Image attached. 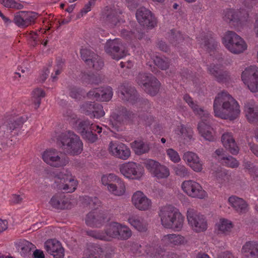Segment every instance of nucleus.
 Listing matches in <instances>:
<instances>
[{
    "label": "nucleus",
    "instance_id": "14",
    "mask_svg": "<svg viewBox=\"0 0 258 258\" xmlns=\"http://www.w3.org/2000/svg\"><path fill=\"white\" fill-rule=\"evenodd\" d=\"M119 170L125 177L135 180H140L144 173L142 166L134 162H128L120 165Z\"/></svg>",
    "mask_w": 258,
    "mask_h": 258
},
{
    "label": "nucleus",
    "instance_id": "33",
    "mask_svg": "<svg viewBox=\"0 0 258 258\" xmlns=\"http://www.w3.org/2000/svg\"><path fill=\"white\" fill-rule=\"evenodd\" d=\"M105 217L103 214L97 211H91L85 218L86 224L90 227H100L104 222Z\"/></svg>",
    "mask_w": 258,
    "mask_h": 258
},
{
    "label": "nucleus",
    "instance_id": "21",
    "mask_svg": "<svg viewBox=\"0 0 258 258\" xmlns=\"http://www.w3.org/2000/svg\"><path fill=\"white\" fill-rule=\"evenodd\" d=\"M81 112L91 118H100L104 115L105 112L102 106L94 102H87L83 103L80 107Z\"/></svg>",
    "mask_w": 258,
    "mask_h": 258
},
{
    "label": "nucleus",
    "instance_id": "7",
    "mask_svg": "<svg viewBox=\"0 0 258 258\" xmlns=\"http://www.w3.org/2000/svg\"><path fill=\"white\" fill-rule=\"evenodd\" d=\"M138 84L143 87L145 91L152 96H155L159 92L161 84L152 74L140 73L137 78Z\"/></svg>",
    "mask_w": 258,
    "mask_h": 258
},
{
    "label": "nucleus",
    "instance_id": "54",
    "mask_svg": "<svg viewBox=\"0 0 258 258\" xmlns=\"http://www.w3.org/2000/svg\"><path fill=\"white\" fill-rule=\"evenodd\" d=\"M145 252L148 255L154 257L158 258L161 254L162 250L161 248L153 245L146 246V249H145Z\"/></svg>",
    "mask_w": 258,
    "mask_h": 258
},
{
    "label": "nucleus",
    "instance_id": "43",
    "mask_svg": "<svg viewBox=\"0 0 258 258\" xmlns=\"http://www.w3.org/2000/svg\"><path fill=\"white\" fill-rule=\"evenodd\" d=\"M108 190L110 192L115 196H122L124 194L125 191L124 183L118 177L117 179H116V181H115L113 184H111Z\"/></svg>",
    "mask_w": 258,
    "mask_h": 258
},
{
    "label": "nucleus",
    "instance_id": "44",
    "mask_svg": "<svg viewBox=\"0 0 258 258\" xmlns=\"http://www.w3.org/2000/svg\"><path fill=\"white\" fill-rule=\"evenodd\" d=\"M218 233L228 234L233 227L231 221L225 219H221L216 225Z\"/></svg>",
    "mask_w": 258,
    "mask_h": 258
},
{
    "label": "nucleus",
    "instance_id": "12",
    "mask_svg": "<svg viewBox=\"0 0 258 258\" xmlns=\"http://www.w3.org/2000/svg\"><path fill=\"white\" fill-rule=\"evenodd\" d=\"M241 79L252 92H258V67L250 66L246 68L241 74Z\"/></svg>",
    "mask_w": 258,
    "mask_h": 258
},
{
    "label": "nucleus",
    "instance_id": "49",
    "mask_svg": "<svg viewBox=\"0 0 258 258\" xmlns=\"http://www.w3.org/2000/svg\"><path fill=\"white\" fill-rule=\"evenodd\" d=\"M168 39L171 44L176 46L177 43L182 42L183 38L181 34L177 31L171 30L168 33Z\"/></svg>",
    "mask_w": 258,
    "mask_h": 258
},
{
    "label": "nucleus",
    "instance_id": "17",
    "mask_svg": "<svg viewBox=\"0 0 258 258\" xmlns=\"http://www.w3.org/2000/svg\"><path fill=\"white\" fill-rule=\"evenodd\" d=\"M81 56L86 63L96 70H101L104 62L102 58L89 49L83 48L80 50Z\"/></svg>",
    "mask_w": 258,
    "mask_h": 258
},
{
    "label": "nucleus",
    "instance_id": "45",
    "mask_svg": "<svg viewBox=\"0 0 258 258\" xmlns=\"http://www.w3.org/2000/svg\"><path fill=\"white\" fill-rule=\"evenodd\" d=\"M132 147L138 155L146 153L150 150L149 145L142 141H135L132 143Z\"/></svg>",
    "mask_w": 258,
    "mask_h": 258
},
{
    "label": "nucleus",
    "instance_id": "36",
    "mask_svg": "<svg viewBox=\"0 0 258 258\" xmlns=\"http://www.w3.org/2000/svg\"><path fill=\"white\" fill-rule=\"evenodd\" d=\"M122 14V11L120 9H110L107 10L105 18L106 23L110 26H116L118 23L123 22L120 15Z\"/></svg>",
    "mask_w": 258,
    "mask_h": 258
},
{
    "label": "nucleus",
    "instance_id": "23",
    "mask_svg": "<svg viewBox=\"0 0 258 258\" xmlns=\"http://www.w3.org/2000/svg\"><path fill=\"white\" fill-rule=\"evenodd\" d=\"M112 95V89L109 86L93 89L87 93L90 98L101 101H108Z\"/></svg>",
    "mask_w": 258,
    "mask_h": 258
},
{
    "label": "nucleus",
    "instance_id": "5",
    "mask_svg": "<svg viewBox=\"0 0 258 258\" xmlns=\"http://www.w3.org/2000/svg\"><path fill=\"white\" fill-rule=\"evenodd\" d=\"M223 43L231 53L239 54L247 48L244 40L233 31H228L223 38Z\"/></svg>",
    "mask_w": 258,
    "mask_h": 258
},
{
    "label": "nucleus",
    "instance_id": "20",
    "mask_svg": "<svg viewBox=\"0 0 258 258\" xmlns=\"http://www.w3.org/2000/svg\"><path fill=\"white\" fill-rule=\"evenodd\" d=\"M109 152L114 156L126 160L131 155L130 149L124 144L118 141H111L108 146Z\"/></svg>",
    "mask_w": 258,
    "mask_h": 258
},
{
    "label": "nucleus",
    "instance_id": "35",
    "mask_svg": "<svg viewBox=\"0 0 258 258\" xmlns=\"http://www.w3.org/2000/svg\"><path fill=\"white\" fill-rule=\"evenodd\" d=\"M26 118L20 116L16 120H10L9 122L5 123L0 126V134L3 133V135L6 132L11 133L13 130L20 127L26 121Z\"/></svg>",
    "mask_w": 258,
    "mask_h": 258
},
{
    "label": "nucleus",
    "instance_id": "50",
    "mask_svg": "<svg viewBox=\"0 0 258 258\" xmlns=\"http://www.w3.org/2000/svg\"><path fill=\"white\" fill-rule=\"evenodd\" d=\"M169 174V169L166 166L160 164L153 175L158 179H163L167 178Z\"/></svg>",
    "mask_w": 258,
    "mask_h": 258
},
{
    "label": "nucleus",
    "instance_id": "2",
    "mask_svg": "<svg viewBox=\"0 0 258 258\" xmlns=\"http://www.w3.org/2000/svg\"><path fill=\"white\" fill-rule=\"evenodd\" d=\"M183 99L191 108L194 113L198 115L201 118V121L199 123L198 126L199 132L201 136L209 142L215 141L217 139L216 132L211 126L212 119L209 112L200 107L189 95L185 94Z\"/></svg>",
    "mask_w": 258,
    "mask_h": 258
},
{
    "label": "nucleus",
    "instance_id": "8",
    "mask_svg": "<svg viewBox=\"0 0 258 258\" xmlns=\"http://www.w3.org/2000/svg\"><path fill=\"white\" fill-rule=\"evenodd\" d=\"M102 127L88 120L80 121L77 126V130L82 137L91 143H94L97 140V136L94 132L100 134L102 132Z\"/></svg>",
    "mask_w": 258,
    "mask_h": 258
},
{
    "label": "nucleus",
    "instance_id": "1",
    "mask_svg": "<svg viewBox=\"0 0 258 258\" xmlns=\"http://www.w3.org/2000/svg\"><path fill=\"white\" fill-rule=\"evenodd\" d=\"M213 109L215 116L230 120L236 119L240 113L238 102L226 91H222L216 96Z\"/></svg>",
    "mask_w": 258,
    "mask_h": 258
},
{
    "label": "nucleus",
    "instance_id": "53",
    "mask_svg": "<svg viewBox=\"0 0 258 258\" xmlns=\"http://www.w3.org/2000/svg\"><path fill=\"white\" fill-rule=\"evenodd\" d=\"M124 120L121 112V108H119L118 113H113L111 116L110 122H112L113 126L116 128L118 127V124H120Z\"/></svg>",
    "mask_w": 258,
    "mask_h": 258
},
{
    "label": "nucleus",
    "instance_id": "40",
    "mask_svg": "<svg viewBox=\"0 0 258 258\" xmlns=\"http://www.w3.org/2000/svg\"><path fill=\"white\" fill-rule=\"evenodd\" d=\"M162 242L165 245H178L185 243L186 241L185 238L179 234H169L163 236Z\"/></svg>",
    "mask_w": 258,
    "mask_h": 258
},
{
    "label": "nucleus",
    "instance_id": "59",
    "mask_svg": "<svg viewBox=\"0 0 258 258\" xmlns=\"http://www.w3.org/2000/svg\"><path fill=\"white\" fill-rule=\"evenodd\" d=\"M166 153L170 160L174 163H178L180 161V156L177 151L173 149H168Z\"/></svg>",
    "mask_w": 258,
    "mask_h": 258
},
{
    "label": "nucleus",
    "instance_id": "31",
    "mask_svg": "<svg viewBox=\"0 0 258 258\" xmlns=\"http://www.w3.org/2000/svg\"><path fill=\"white\" fill-rule=\"evenodd\" d=\"M244 111L249 122H258V106L255 105L253 100H249L245 103Z\"/></svg>",
    "mask_w": 258,
    "mask_h": 258
},
{
    "label": "nucleus",
    "instance_id": "58",
    "mask_svg": "<svg viewBox=\"0 0 258 258\" xmlns=\"http://www.w3.org/2000/svg\"><path fill=\"white\" fill-rule=\"evenodd\" d=\"M29 44L32 47H35L39 41L37 33L31 32L26 34Z\"/></svg>",
    "mask_w": 258,
    "mask_h": 258
},
{
    "label": "nucleus",
    "instance_id": "39",
    "mask_svg": "<svg viewBox=\"0 0 258 258\" xmlns=\"http://www.w3.org/2000/svg\"><path fill=\"white\" fill-rule=\"evenodd\" d=\"M208 70L209 73L215 77L219 82L224 81L228 76V72L224 71L223 67L220 65H210Z\"/></svg>",
    "mask_w": 258,
    "mask_h": 258
},
{
    "label": "nucleus",
    "instance_id": "56",
    "mask_svg": "<svg viewBox=\"0 0 258 258\" xmlns=\"http://www.w3.org/2000/svg\"><path fill=\"white\" fill-rule=\"evenodd\" d=\"M134 105L138 108H141L144 111H147L151 108V104L148 100L144 98H140L139 96Z\"/></svg>",
    "mask_w": 258,
    "mask_h": 258
},
{
    "label": "nucleus",
    "instance_id": "47",
    "mask_svg": "<svg viewBox=\"0 0 258 258\" xmlns=\"http://www.w3.org/2000/svg\"><path fill=\"white\" fill-rule=\"evenodd\" d=\"M32 101L34 104V108L37 109L41 103V99L45 95V93L43 90L40 88H36L32 93Z\"/></svg>",
    "mask_w": 258,
    "mask_h": 258
},
{
    "label": "nucleus",
    "instance_id": "41",
    "mask_svg": "<svg viewBox=\"0 0 258 258\" xmlns=\"http://www.w3.org/2000/svg\"><path fill=\"white\" fill-rule=\"evenodd\" d=\"M174 132L179 139L187 142L192 139L194 134L191 128L186 127L183 124L178 125L176 127Z\"/></svg>",
    "mask_w": 258,
    "mask_h": 258
},
{
    "label": "nucleus",
    "instance_id": "57",
    "mask_svg": "<svg viewBox=\"0 0 258 258\" xmlns=\"http://www.w3.org/2000/svg\"><path fill=\"white\" fill-rule=\"evenodd\" d=\"M160 163L152 159H147L144 162L146 168L152 174L155 172Z\"/></svg>",
    "mask_w": 258,
    "mask_h": 258
},
{
    "label": "nucleus",
    "instance_id": "15",
    "mask_svg": "<svg viewBox=\"0 0 258 258\" xmlns=\"http://www.w3.org/2000/svg\"><path fill=\"white\" fill-rule=\"evenodd\" d=\"M183 191L189 197L203 199L207 196V192L198 182L189 180L183 181L181 184Z\"/></svg>",
    "mask_w": 258,
    "mask_h": 258
},
{
    "label": "nucleus",
    "instance_id": "25",
    "mask_svg": "<svg viewBox=\"0 0 258 258\" xmlns=\"http://www.w3.org/2000/svg\"><path fill=\"white\" fill-rule=\"evenodd\" d=\"M132 201L135 207L141 211L149 209L152 205L151 201L141 191H137L133 194Z\"/></svg>",
    "mask_w": 258,
    "mask_h": 258
},
{
    "label": "nucleus",
    "instance_id": "10",
    "mask_svg": "<svg viewBox=\"0 0 258 258\" xmlns=\"http://www.w3.org/2000/svg\"><path fill=\"white\" fill-rule=\"evenodd\" d=\"M118 223L111 222L105 230H87L86 234L93 238L103 241H109L113 238L117 239Z\"/></svg>",
    "mask_w": 258,
    "mask_h": 258
},
{
    "label": "nucleus",
    "instance_id": "55",
    "mask_svg": "<svg viewBox=\"0 0 258 258\" xmlns=\"http://www.w3.org/2000/svg\"><path fill=\"white\" fill-rule=\"evenodd\" d=\"M154 62L156 66L163 70L168 69L169 66L168 59L166 57L162 58L160 56H156L154 59Z\"/></svg>",
    "mask_w": 258,
    "mask_h": 258
},
{
    "label": "nucleus",
    "instance_id": "18",
    "mask_svg": "<svg viewBox=\"0 0 258 258\" xmlns=\"http://www.w3.org/2000/svg\"><path fill=\"white\" fill-rule=\"evenodd\" d=\"M136 17L138 23L143 26L153 28L156 25V20L153 13L144 7L137 9Z\"/></svg>",
    "mask_w": 258,
    "mask_h": 258
},
{
    "label": "nucleus",
    "instance_id": "13",
    "mask_svg": "<svg viewBox=\"0 0 258 258\" xmlns=\"http://www.w3.org/2000/svg\"><path fill=\"white\" fill-rule=\"evenodd\" d=\"M42 159L46 163L54 167L64 166L69 162L67 157L55 149L44 151L42 154Z\"/></svg>",
    "mask_w": 258,
    "mask_h": 258
},
{
    "label": "nucleus",
    "instance_id": "34",
    "mask_svg": "<svg viewBox=\"0 0 258 258\" xmlns=\"http://www.w3.org/2000/svg\"><path fill=\"white\" fill-rule=\"evenodd\" d=\"M228 202L234 210L239 214H244L248 211V204L242 198L232 196L229 198Z\"/></svg>",
    "mask_w": 258,
    "mask_h": 258
},
{
    "label": "nucleus",
    "instance_id": "51",
    "mask_svg": "<svg viewBox=\"0 0 258 258\" xmlns=\"http://www.w3.org/2000/svg\"><path fill=\"white\" fill-rule=\"evenodd\" d=\"M173 170L176 175L180 177H185L189 175L188 169L183 165L177 164L173 165Z\"/></svg>",
    "mask_w": 258,
    "mask_h": 258
},
{
    "label": "nucleus",
    "instance_id": "37",
    "mask_svg": "<svg viewBox=\"0 0 258 258\" xmlns=\"http://www.w3.org/2000/svg\"><path fill=\"white\" fill-rule=\"evenodd\" d=\"M128 222L136 229L140 232L146 231L147 229V223L141 216L136 214L130 215Z\"/></svg>",
    "mask_w": 258,
    "mask_h": 258
},
{
    "label": "nucleus",
    "instance_id": "64",
    "mask_svg": "<svg viewBox=\"0 0 258 258\" xmlns=\"http://www.w3.org/2000/svg\"><path fill=\"white\" fill-rule=\"evenodd\" d=\"M95 4V0L90 1L87 4H86L84 7L82 9L81 13L83 14H86L88 12L91 11V7L92 5Z\"/></svg>",
    "mask_w": 258,
    "mask_h": 258
},
{
    "label": "nucleus",
    "instance_id": "19",
    "mask_svg": "<svg viewBox=\"0 0 258 258\" xmlns=\"http://www.w3.org/2000/svg\"><path fill=\"white\" fill-rule=\"evenodd\" d=\"M37 16L36 13L19 11L15 14L13 22L20 28H26L35 22Z\"/></svg>",
    "mask_w": 258,
    "mask_h": 258
},
{
    "label": "nucleus",
    "instance_id": "27",
    "mask_svg": "<svg viewBox=\"0 0 258 258\" xmlns=\"http://www.w3.org/2000/svg\"><path fill=\"white\" fill-rule=\"evenodd\" d=\"M248 17L247 12L243 13L233 9H227L223 11V19L227 22H238L245 20Z\"/></svg>",
    "mask_w": 258,
    "mask_h": 258
},
{
    "label": "nucleus",
    "instance_id": "30",
    "mask_svg": "<svg viewBox=\"0 0 258 258\" xmlns=\"http://www.w3.org/2000/svg\"><path fill=\"white\" fill-rule=\"evenodd\" d=\"M183 159L195 171L200 172L202 171L203 164L196 153L187 152L184 154Z\"/></svg>",
    "mask_w": 258,
    "mask_h": 258
},
{
    "label": "nucleus",
    "instance_id": "48",
    "mask_svg": "<svg viewBox=\"0 0 258 258\" xmlns=\"http://www.w3.org/2000/svg\"><path fill=\"white\" fill-rule=\"evenodd\" d=\"M219 161L223 165L230 168H236L239 165L238 161L230 155L222 156L219 158Z\"/></svg>",
    "mask_w": 258,
    "mask_h": 258
},
{
    "label": "nucleus",
    "instance_id": "22",
    "mask_svg": "<svg viewBox=\"0 0 258 258\" xmlns=\"http://www.w3.org/2000/svg\"><path fill=\"white\" fill-rule=\"evenodd\" d=\"M119 98L124 102L132 105L136 102L139 95L135 87L131 86L122 85L118 88Z\"/></svg>",
    "mask_w": 258,
    "mask_h": 258
},
{
    "label": "nucleus",
    "instance_id": "9",
    "mask_svg": "<svg viewBox=\"0 0 258 258\" xmlns=\"http://www.w3.org/2000/svg\"><path fill=\"white\" fill-rule=\"evenodd\" d=\"M186 217L189 225L197 233L205 231L208 228L206 217L193 209H188Z\"/></svg>",
    "mask_w": 258,
    "mask_h": 258
},
{
    "label": "nucleus",
    "instance_id": "11",
    "mask_svg": "<svg viewBox=\"0 0 258 258\" xmlns=\"http://www.w3.org/2000/svg\"><path fill=\"white\" fill-rule=\"evenodd\" d=\"M104 253V258H112L114 254V248L108 246L103 250L99 245L89 243L84 251L83 258H102Z\"/></svg>",
    "mask_w": 258,
    "mask_h": 258
},
{
    "label": "nucleus",
    "instance_id": "4",
    "mask_svg": "<svg viewBox=\"0 0 258 258\" xmlns=\"http://www.w3.org/2000/svg\"><path fill=\"white\" fill-rule=\"evenodd\" d=\"M58 140L61 147L69 150L72 154H79L83 150V143L79 137L70 131L62 133Z\"/></svg>",
    "mask_w": 258,
    "mask_h": 258
},
{
    "label": "nucleus",
    "instance_id": "3",
    "mask_svg": "<svg viewBox=\"0 0 258 258\" xmlns=\"http://www.w3.org/2000/svg\"><path fill=\"white\" fill-rule=\"evenodd\" d=\"M162 226L175 231L181 230L184 223V217L178 210L171 205L162 207L159 213Z\"/></svg>",
    "mask_w": 258,
    "mask_h": 258
},
{
    "label": "nucleus",
    "instance_id": "60",
    "mask_svg": "<svg viewBox=\"0 0 258 258\" xmlns=\"http://www.w3.org/2000/svg\"><path fill=\"white\" fill-rule=\"evenodd\" d=\"M4 6L7 8H14L17 10H20L23 8L22 4L14 0H5Z\"/></svg>",
    "mask_w": 258,
    "mask_h": 258
},
{
    "label": "nucleus",
    "instance_id": "24",
    "mask_svg": "<svg viewBox=\"0 0 258 258\" xmlns=\"http://www.w3.org/2000/svg\"><path fill=\"white\" fill-rule=\"evenodd\" d=\"M45 250L54 258H63L64 250L61 243L55 239L47 240L44 244Z\"/></svg>",
    "mask_w": 258,
    "mask_h": 258
},
{
    "label": "nucleus",
    "instance_id": "46",
    "mask_svg": "<svg viewBox=\"0 0 258 258\" xmlns=\"http://www.w3.org/2000/svg\"><path fill=\"white\" fill-rule=\"evenodd\" d=\"M118 228L117 239L125 240L129 239L132 236V230L127 226L118 223Z\"/></svg>",
    "mask_w": 258,
    "mask_h": 258
},
{
    "label": "nucleus",
    "instance_id": "29",
    "mask_svg": "<svg viewBox=\"0 0 258 258\" xmlns=\"http://www.w3.org/2000/svg\"><path fill=\"white\" fill-rule=\"evenodd\" d=\"M221 142L224 147L233 155H237L239 152L237 146L231 133L226 132L221 137Z\"/></svg>",
    "mask_w": 258,
    "mask_h": 258
},
{
    "label": "nucleus",
    "instance_id": "61",
    "mask_svg": "<svg viewBox=\"0 0 258 258\" xmlns=\"http://www.w3.org/2000/svg\"><path fill=\"white\" fill-rule=\"evenodd\" d=\"M216 177L220 183H223L229 179V175L225 170H220L217 171L216 173Z\"/></svg>",
    "mask_w": 258,
    "mask_h": 258
},
{
    "label": "nucleus",
    "instance_id": "26",
    "mask_svg": "<svg viewBox=\"0 0 258 258\" xmlns=\"http://www.w3.org/2000/svg\"><path fill=\"white\" fill-rule=\"evenodd\" d=\"M197 38L201 47L205 49L209 52H211L218 46V43L213 37L212 32H209L207 34L203 32Z\"/></svg>",
    "mask_w": 258,
    "mask_h": 258
},
{
    "label": "nucleus",
    "instance_id": "6",
    "mask_svg": "<svg viewBox=\"0 0 258 258\" xmlns=\"http://www.w3.org/2000/svg\"><path fill=\"white\" fill-rule=\"evenodd\" d=\"M53 174L54 182L58 188L66 192H73L75 190L77 181L74 179L70 171L53 172Z\"/></svg>",
    "mask_w": 258,
    "mask_h": 258
},
{
    "label": "nucleus",
    "instance_id": "28",
    "mask_svg": "<svg viewBox=\"0 0 258 258\" xmlns=\"http://www.w3.org/2000/svg\"><path fill=\"white\" fill-rule=\"evenodd\" d=\"M50 205L56 209L63 210L71 208V202L63 193H57L50 199Z\"/></svg>",
    "mask_w": 258,
    "mask_h": 258
},
{
    "label": "nucleus",
    "instance_id": "52",
    "mask_svg": "<svg viewBox=\"0 0 258 258\" xmlns=\"http://www.w3.org/2000/svg\"><path fill=\"white\" fill-rule=\"evenodd\" d=\"M118 177L116 175L111 173L107 175H104L102 176L101 182L102 183L107 186V189L111 186V184H113L115 181H116V179Z\"/></svg>",
    "mask_w": 258,
    "mask_h": 258
},
{
    "label": "nucleus",
    "instance_id": "63",
    "mask_svg": "<svg viewBox=\"0 0 258 258\" xmlns=\"http://www.w3.org/2000/svg\"><path fill=\"white\" fill-rule=\"evenodd\" d=\"M70 96L76 99H80L82 96L81 91L76 87H72L70 89Z\"/></svg>",
    "mask_w": 258,
    "mask_h": 258
},
{
    "label": "nucleus",
    "instance_id": "62",
    "mask_svg": "<svg viewBox=\"0 0 258 258\" xmlns=\"http://www.w3.org/2000/svg\"><path fill=\"white\" fill-rule=\"evenodd\" d=\"M83 81L87 84H98V82L95 75H84L83 77Z\"/></svg>",
    "mask_w": 258,
    "mask_h": 258
},
{
    "label": "nucleus",
    "instance_id": "16",
    "mask_svg": "<svg viewBox=\"0 0 258 258\" xmlns=\"http://www.w3.org/2000/svg\"><path fill=\"white\" fill-rule=\"evenodd\" d=\"M105 50L113 59L116 60L122 58L127 54V50L119 39L108 40L105 46Z\"/></svg>",
    "mask_w": 258,
    "mask_h": 258
},
{
    "label": "nucleus",
    "instance_id": "32",
    "mask_svg": "<svg viewBox=\"0 0 258 258\" xmlns=\"http://www.w3.org/2000/svg\"><path fill=\"white\" fill-rule=\"evenodd\" d=\"M121 112L124 119H128L132 121L137 120L138 122L141 123H144L145 125H149L153 121V117L150 115H146L143 117H140L132 111L127 110L125 107H121Z\"/></svg>",
    "mask_w": 258,
    "mask_h": 258
},
{
    "label": "nucleus",
    "instance_id": "42",
    "mask_svg": "<svg viewBox=\"0 0 258 258\" xmlns=\"http://www.w3.org/2000/svg\"><path fill=\"white\" fill-rule=\"evenodd\" d=\"M16 248L21 255L25 257L29 254L35 246L32 243L26 240H20L16 243Z\"/></svg>",
    "mask_w": 258,
    "mask_h": 258
},
{
    "label": "nucleus",
    "instance_id": "38",
    "mask_svg": "<svg viewBox=\"0 0 258 258\" xmlns=\"http://www.w3.org/2000/svg\"><path fill=\"white\" fill-rule=\"evenodd\" d=\"M242 252L251 258H258V242L254 241L246 242L242 246Z\"/></svg>",
    "mask_w": 258,
    "mask_h": 258
}]
</instances>
